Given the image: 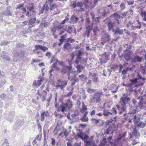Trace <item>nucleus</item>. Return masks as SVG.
Returning a JSON list of instances; mask_svg holds the SVG:
<instances>
[{
  "label": "nucleus",
  "mask_w": 146,
  "mask_h": 146,
  "mask_svg": "<svg viewBox=\"0 0 146 146\" xmlns=\"http://www.w3.org/2000/svg\"><path fill=\"white\" fill-rule=\"evenodd\" d=\"M57 82V85L56 86V87L57 88H59L61 90H63L64 88L67 85L68 81H61L60 80H58Z\"/></svg>",
  "instance_id": "obj_4"
},
{
  "label": "nucleus",
  "mask_w": 146,
  "mask_h": 146,
  "mask_svg": "<svg viewBox=\"0 0 146 146\" xmlns=\"http://www.w3.org/2000/svg\"><path fill=\"white\" fill-rule=\"evenodd\" d=\"M145 125V123L140 122L138 123L137 125V127H140L143 128L144 127Z\"/></svg>",
  "instance_id": "obj_40"
},
{
  "label": "nucleus",
  "mask_w": 146,
  "mask_h": 146,
  "mask_svg": "<svg viewBox=\"0 0 146 146\" xmlns=\"http://www.w3.org/2000/svg\"><path fill=\"white\" fill-rule=\"evenodd\" d=\"M116 56V54L115 53H113L111 56V60L113 61L114 60Z\"/></svg>",
  "instance_id": "obj_60"
},
{
  "label": "nucleus",
  "mask_w": 146,
  "mask_h": 146,
  "mask_svg": "<svg viewBox=\"0 0 146 146\" xmlns=\"http://www.w3.org/2000/svg\"><path fill=\"white\" fill-rule=\"evenodd\" d=\"M118 67V65L117 64H113L111 65L110 67V69L111 70H114L117 68Z\"/></svg>",
  "instance_id": "obj_45"
},
{
  "label": "nucleus",
  "mask_w": 146,
  "mask_h": 146,
  "mask_svg": "<svg viewBox=\"0 0 146 146\" xmlns=\"http://www.w3.org/2000/svg\"><path fill=\"white\" fill-rule=\"evenodd\" d=\"M87 115L86 116L84 115L83 116L81 119V120L82 122H86L88 121V118L86 117Z\"/></svg>",
  "instance_id": "obj_39"
},
{
  "label": "nucleus",
  "mask_w": 146,
  "mask_h": 146,
  "mask_svg": "<svg viewBox=\"0 0 146 146\" xmlns=\"http://www.w3.org/2000/svg\"><path fill=\"white\" fill-rule=\"evenodd\" d=\"M91 120L93 121V122L96 124L98 123L99 122V120L95 118H92Z\"/></svg>",
  "instance_id": "obj_56"
},
{
  "label": "nucleus",
  "mask_w": 146,
  "mask_h": 146,
  "mask_svg": "<svg viewBox=\"0 0 146 146\" xmlns=\"http://www.w3.org/2000/svg\"><path fill=\"white\" fill-rule=\"evenodd\" d=\"M72 29L73 27L72 26H69L68 28V29L67 30H65V31H66L67 32L70 34H71L72 32Z\"/></svg>",
  "instance_id": "obj_42"
},
{
  "label": "nucleus",
  "mask_w": 146,
  "mask_h": 146,
  "mask_svg": "<svg viewBox=\"0 0 146 146\" xmlns=\"http://www.w3.org/2000/svg\"><path fill=\"white\" fill-rule=\"evenodd\" d=\"M114 18L116 20H117L120 17V15L117 13H114Z\"/></svg>",
  "instance_id": "obj_44"
},
{
  "label": "nucleus",
  "mask_w": 146,
  "mask_h": 146,
  "mask_svg": "<svg viewBox=\"0 0 146 146\" xmlns=\"http://www.w3.org/2000/svg\"><path fill=\"white\" fill-rule=\"evenodd\" d=\"M56 27L54 26V27H52L51 29V31L52 33H55L56 32Z\"/></svg>",
  "instance_id": "obj_53"
},
{
  "label": "nucleus",
  "mask_w": 146,
  "mask_h": 146,
  "mask_svg": "<svg viewBox=\"0 0 146 146\" xmlns=\"http://www.w3.org/2000/svg\"><path fill=\"white\" fill-rule=\"evenodd\" d=\"M70 57H71V59L72 60H73L75 56V54L74 52L71 53L70 54Z\"/></svg>",
  "instance_id": "obj_61"
},
{
  "label": "nucleus",
  "mask_w": 146,
  "mask_h": 146,
  "mask_svg": "<svg viewBox=\"0 0 146 146\" xmlns=\"http://www.w3.org/2000/svg\"><path fill=\"white\" fill-rule=\"evenodd\" d=\"M93 26H88L86 27V33L85 35H87V37L88 38L90 34L91 31L92 30Z\"/></svg>",
  "instance_id": "obj_25"
},
{
  "label": "nucleus",
  "mask_w": 146,
  "mask_h": 146,
  "mask_svg": "<svg viewBox=\"0 0 146 146\" xmlns=\"http://www.w3.org/2000/svg\"><path fill=\"white\" fill-rule=\"evenodd\" d=\"M116 118V117H115L114 118V119H115L114 120L111 119L107 121L106 122V126H109V129H111L112 127H114Z\"/></svg>",
  "instance_id": "obj_8"
},
{
  "label": "nucleus",
  "mask_w": 146,
  "mask_h": 146,
  "mask_svg": "<svg viewBox=\"0 0 146 146\" xmlns=\"http://www.w3.org/2000/svg\"><path fill=\"white\" fill-rule=\"evenodd\" d=\"M115 24V22H112L110 21L108 22L107 23V26L108 27V30L109 31H110L111 30H113V27L114 26V25Z\"/></svg>",
  "instance_id": "obj_22"
},
{
  "label": "nucleus",
  "mask_w": 146,
  "mask_h": 146,
  "mask_svg": "<svg viewBox=\"0 0 146 146\" xmlns=\"http://www.w3.org/2000/svg\"><path fill=\"white\" fill-rule=\"evenodd\" d=\"M27 9L29 11L33 10L36 7L33 3H30L28 5L26 6Z\"/></svg>",
  "instance_id": "obj_23"
},
{
  "label": "nucleus",
  "mask_w": 146,
  "mask_h": 146,
  "mask_svg": "<svg viewBox=\"0 0 146 146\" xmlns=\"http://www.w3.org/2000/svg\"><path fill=\"white\" fill-rule=\"evenodd\" d=\"M131 52L130 51H126L124 52V58L127 61H128L131 59Z\"/></svg>",
  "instance_id": "obj_19"
},
{
  "label": "nucleus",
  "mask_w": 146,
  "mask_h": 146,
  "mask_svg": "<svg viewBox=\"0 0 146 146\" xmlns=\"http://www.w3.org/2000/svg\"><path fill=\"white\" fill-rule=\"evenodd\" d=\"M87 91L88 93H91L92 92H94L95 91V90L93 89L88 88L87 89Z\"/></svg>",
  "instance_id": "obj_58"
},
{
  "label": "nucleus",
  "mask_w": 146,
  "mask_h": 146,
  "mask_svg": "<svg viewBox=\"0 0 146 146\" xmlns=\"http://www.w3.org/2000/svg\"><path fill=\"white\" fill-rule=\"evenodd\" d=\"M138 107L140 109H141L143 107V104L142 101H140L138 104Z\"/></svg>",
  "instance_id": "obj_54"
},
{
  "label": "nucleus",
  "mask_w": 146,
  "mask_h": 146,
  "mask_svg": "<svg viewBox=\"0 0 146 146\" xmlns=\"http://www.w3.org/2000/svg\"><path fill=\"white\" fill-rule=\"evenodd\" d=\"M42 137V134H40L37 135L36 137L35 138L37 140L40 141L41 140Z\"/></svg>",
  "instance_id": "obj_47"
},
{
  "label": "nucleus",
  "mask_w": 146,
  "mask_h": 146,
  "mask_svg": "<svg viewBox=\"0 0 146 146\" xmlns=\"http://www.w3.org/2000/svg\"><path fill=\"white\" fill-rule=\"evenodd\" d=\"M7 54V52L6 51H3L1 53V57L4 61H9L11 60L9 56L6 55Z\"/></svg>",
  "instance_id": "obj_13"
},
{
  "label": "nucleus",
  "mask_w": 146,
  "mask_h": 146,
  "mask_svg": "<svg viewBox=\"0 0 146 146\" xmlns=\"http://www.w3.org/2000/svg\"><path fill=\"white\" fill-rule=\"evenodd\" d=\"M106 143V139L104 138L102 141H101L100 146H105Z\"/></svg>",
  "instance_id": "obj_37"
},
{
  "label": "nucleus",
  "mask_w": 146,
  "mask_h": 146,
  "mask_svg": "<svg viewBox=\"0 0 146 146\" xmlns=\"http://www.w3.org/2000/svg\"><path fill=\"white\" fill-rule=\"evenodd\" d=\"M1 99L2 100H9V98L5 94H2L0 96Z\"/></svg>",
  "instance_id": "obj_36"
},
{
  "label": "nucleus",
  "mask_w": 146,
  "mask_h": 146,
  "mask_svg": "<svg viewBox=\"0 0 146 146\" xmlns=\"http://www.w3.org/2000/svg\"><path fill=\"white\" fill-rule=\"evenodd\" d=\"M110 36V35L107 33H106L102 37V40L103 41L106 42L107 43H108L111 40Z\"/></svg>",
  "instance_id": "obj_16"
},
{
  "label": "nucleus",
  "mask_w": 146,
  "mask_h": 146,
  "mask_svg": "<svg viewBox=\"0 0 146 146\" xmlns=\"http://www.w3.org/2000/svg\"><path fill=\"white\" fill-rule=\"evenodd\" d=\"M96 75H97V74L96 73H92L91 72L89 73V75L90 76H91L92 77V78L93 77H94L96 76Z\"/></svg>",
  "instance_id": "obj_63"
},
{
  "label": "nucleus",
  "mask_w": 146,
  "mask_h": 146,
  "mask_svg": "<svg viewBox=\"0 0 146 146\" xmlns=\"http://www.w3.org/2000/svg\"><path fill=\"white\" fill-rule=\"evenodd\" d=\"M76 68L77 69V72L80 73L85 68V67L80 65H78L76 66Z\"/></svg>",
  "instance_id": "obj_27"
},
{
  "label": "nucleus",
  "mask_w": 146,
  "mask_h": 146,
  "mask_svg": "<svg viewBox=\"0 0 146 146\" xmlns=\"http://www.w3.org/2000/svg\"><path fill=\"white\" fill-rule=\"evenodd\" d=\"M24 4L23 3L19 4L18 5L17 7L16 8V9H20L23 7L24 6Z\"/></svg>",
  "instance_id": "obj_52"
},
{
  "label": "nucleus",
  "mask_w": 146,
  "mask_h": 146,
  "mask_svg": "<svg viewBox=\"0 0 146 146\" xmlns=\"http://www.w3.org/2000/svg\"><path fill=\"white\" fill-rule=\"evenodd\" d=\"M55 1H56V0H48L50 5V8L49 9L51 12L57 9V5L56 3H53V2Z\"/></svg>",
  "instance_id": "obj_6"
},
{
  "label": "nucleus",
  "mask_w": 146,
  "mask_h": 146,
  "mask_svg": "<svg viewBox=\"0 0 146 146\" xmlns=\"http://www.w3.org/2000/svg\"><path fill=\"white\" fill-rule=\"evenodd\" d=\"M83 54L82 52L80 50H79L78 52L76 53V55L77 56V57L81 58V56Z\"/></svg>",
  "instance_id": "obj_35"
},
{
  "label": "nucleus",
  "mask_w": 146,
  "mask_h": 146,
  "mask_svg": "<svg viewBox=\"0 0 146 146\" xmlns=\"http://www.w3.org/2000/svg\"><path fill=\"white\" fill-rule=\"evenodd\" d=\"M128 101H120V104H121V106L122 107L121 109V111H119V114L120 115L122 114L123 112H125L126 111V102Z\"/></svg>",
  "instance_id": "obj_11"
},
{
  "label": "nucleus",
  "mask_w": 146,
  "mask_h": 146,
  "mask_svg": "<svg viewBox=\"0 0 146 146\" xmlns=\"http://www.w3.org/2000/svg\"><path fill=\"white\" fill-rule=\"evenodd\" d=\"M141 15L142 16L143 20L146 21V11H141Z\"/></svg>",
  "instance_id": "obj_32"
},
{
  "label": "nucleus",
  "mask_w": 146,
  "mask_h": 146,
  "mask_svg": "<svg viewBox=\"0 0 146 146\" xmlns=\"http://www.w3.org/2000/svg\"><path fill=\"white\" fill-rule=\"evenodd\" d=\"M97 13L102 14L103 17H105L107 14L106 11L103 9L101 10H98L97 11Z\"/></svg>",
  "instance_id": "obj_28"
},
{
  "label": "nucleus",
  "mask_w": 146,
  "mask_h": 146,
  "mask_svg": "<svg viewBox=\"0 0 146 146\" xmlns=\"http://www.w3.org/2000/svg\"><path fill=\"white\" fill-rule=\"evenodd\" d=\"M85 144V146H96V145L94 140L92 139L88 141L84 140Z\"/></svg>",
  "instance_id": "obj_15"
},
{
  "label": "nucleus",
  "mask_w": 146,
  "mask_h": 146,
  "mask_svg": "<svg viewBox=\"0 0 146 146\" xmlns=\"http://www.w3.org/2000/svg\"><path fill=\"white\" fill-rule=\"evenodd\" d=\"M44 113H42L41 115L40 121H43L44 119Z\"/></svg>",
  "instance_id": "obj_55"
},
{
  "label": "nucleus",
  "mask_w": 146,
  "mask_h": 146,
  "mask_svg": "<svg viewBox=\"0 0 146 146\" xmlns=\"http://www.w3.org/2000/svg\"><path fill=\"white\" fill-rule=\"evenodd\" d=\"M140 71L143 75H145L146 74V65L141 66Z\"/></svg>",
  "instance_id": "obj_31"
},
{
  "label": "nucleus",
  "mask_w": 146,
  "mask_h": 146,
  "mask_svg": "<svg viewBox=\"0 0 146 146\" xmlns=\"http://www.w3.org/2000/svg\"><path fill=\"white\" fill-rule=\"evenodd\" d=\"M76 76V74H74L72 78V80L74 81L77 82H78L79 79L77 78Z\"/></svg>",
  "instance_id": "obj_46"
},
{
  "label": "nucleus",
  "mask_w": 146,
  "mask_h": 146,
  "mask_svg": "<svg viewBox=\"0 0 146 146\" xmlns=\"http://www.w3.org/2000/svg\"><path fill=\"white\" fill-rule=\"evenodd\" d=\"M44 80V77H42L39 80H37V82L38 87L41 85V83L43 82Z\"/></svg>",
  "instance_id": "obj_38"
},
{
  "label": "nucleus",
  "mask_w": 146,
  "mask_h": 146,
  "mask_svg": "<svg viewBox=\"0 0 146 146\" xmlns=\"http://www.w3.org/2000/svg\"><path fill=\"white\" fill-rule=\"evenodd\" d=\"M23 52L20 50L16 49L13 52L14 56L13 60L14 62H17L18 60L22 56Z\"/></svg>",
  "instance_id": "obj_3"
},
{
  "label": "nucleus",
  "mask_w": 146,
  "mask_h": 146,
  "mask_svg": "<svg viewBox=\"0 0 146 146\" xmlns=\"http://www.w3.org/2000/svg\"><path fill=\"white\" fill-rule=\"evenodd\" d=\"M79 126L82 128H85L86 127L87 125L86 124H80Z\"/></svg>",
  "instance_id": "obj_64"
},
{
  "label": "nucleus",
  "mask_w": 146,
  "mask_h": 146,
  "mask_svg": "<svg viewBox=\"0 0 146 146\" xmlns=\"http://www.w3.org/2000/svg\"><path fill=\"white\" fill-rule=\"evenodd\" d=\"M71 46V44L68 42L65 43L63 46V48L66 49H70Z\"/></svg>",
  "instance_id": "obj_34"
},
{
  "label": "nucleus",
  "mask_w": 146,
  "mask_h": 146,
  "mask_svg": "<svg viewBox=\"0 0 146 146\" xmlns=\"http://www.w3.org/2000/svg\"><path fill=\"white\" fill-rule=\"evenodd\" d=\"M131 99L130 96L128 95V93L124 94L120 98V100H130Z\"/></svg>",
  "instance_id": "obj_24"
},
{
  "label": "nucleus",
  "mask_w": 146,
  "mask_h": 146,
  "mask_svg": "<svg viewBox=\"0 0 146 146\" xmlns=\"http://www.w3.org/2000/svg\"><path fill=\"white\" fill-rule=\"evenodd\" d=\"M77 7H82L83 6V3L81 2H78L76 3Z\"/></svg>",
  "instance_id": "obj_51"
},
{
  "label": "nucleus",
  "mask_w": 146,
  "mask_h": 146,
  "mask_svg": "<svg viewBox=\"0 0 146 146\" xmlns=\"http://www.w3.org/2000/svg\"><path fill=\"white\" fill-rule=\"evenodd\" d=\"M72 69V66L71 64H70L69 66H65L62 69L61 72L62 73L66 74L68 71H71Z\"/></svg>",
  "instance_id": "obj_12"
},
{
  "label": "nucleus",
  "mask_w": 146,
  "mask_h": 146,
  "mask_svg": "<svg viewBox=\"0 0 146 146\" xmlns=\"http://www.w3.org/2000/svg\"><path fill=\"white\" fill-rule=\"evenodd\" d=\"M102 94L99 93H96L90 97L91 100H100L101 95Z\"/></svg>",
  "instance_id": "obj_7"
},
{
  "label": "nucleus",
  "mask_w": 146,
  "mask_h": 146,
  "mask_svg": "<svg viewBox=\"0 0 146 146\" xmlns=\"http://www.w3.org/2000/svg\"><path fill=\"white\" fill-rule=\"evenodd\" d=\"M81 59V58H79L77 57L75 61V63L77 64H79V62Z\"/></svg>",
  "instance_id": "obj_50"
},
{
  "label": "nucleus",
  "mask_w": 146,
  "mask_h": 146,
  "mask_svg": "<svg viewBox=\"0 0 146 146\" xmlns=\"http://www.w3.org/2000/svg\"><path fill=\"white\" fill-rule=\"evenodd\" d=\"M72 106V104L71 101H68L66 103H62L58 108V111L64 112L67 108L70 109Z\"/></svg>",
  "instance_id": "obj_2"
},
{
  "label": "nucleus",
  "mask_w": 146,
  "mask_h": 146,
  "mask_svg": "<svg viewBox=\"0 0 146 146\" xmlns=\"http://www.w3.org/2000/svg\"><path fill=\"white\" fill-rule=\"evenodd\" d=\"M112 32L115 35H120L123 34V30L122 29H120L118 27H117L115 29H113Z\"/></svg>",
  "instance_id": "obj_17"
},
{
  "label": "nucleus",
  "mask_w": 146,
  "mask_h": 146,
  "mask_svg": "<svg viewBox=\"0 0 146 146\" xmlns=\"http://www.w3.org/2000/svg\"><path fill=\"white\" fill-rule=\"evenodd\" d=\"M10 42V41L7 40L2 41L1 43V45L2 46L3 45L5 46L9 43Z\"/></svg>",
  "instance_id": "obj_43"
},
{
  "label": "nucleus",
  "mask_w": 146,
  "mask_h": 146,
  "mask_svg": "<svg viewBox=\"0 0 146 146\" xmlns=\"http://www.w3.org/2000/svg\"><path fill=\"white\" fill-rule=\"evenodd\" d=\"M83 133L81 131L77 133V136L78 137L80 138L84 141V140H85L87 139L89 137L87 135H85L84 137H83Z\"/></svg>",
  "instance_id": "obj_21"
},
{
  "label": "nucleus",
  "mask_w": 146,
  "mask_h": 146,
  "mask_svg": "<svg viewBox=\"0 0 146 146\" xmlns=\"http://www.w3.org/2000/svg\"><path fill=\"white\" fill-rule=\"evenodd\" d=\"M67 42H70L71 43L74 42V39H72L71 38H69L67 39Z\"/></svg>",
  "instance_id": "obj_57"
},
{
  "label": "nucleus",
  "mask_w": 146,
  "mask_h": 146,
  "mask_svg": "<svg viewBox=\"0 0 146 146\" xmlns=\"http://www.w3.org/2000/svg\"><path fill=\"white\" fill-rule=\"evenodd\" d=\"M36 20V17H34L33 19H31L30 20H28V25H32L35 22V21Z\"/></svg>",
  "instance_id": "obj_33"
},
{
  "label": "nucleus",
  "mask_w": 146,
  "mask_h": 146,
  "mask_svg": "<svg viewBox=\"0 0 146 146\" xmlns=\"http://www.w3.org/2000/svg\"><path fill=\"white\" fill-rule=\"evenodd\" d=\"M12 14L10 11L8 10L4 11L0 13V16H5L8 17L9 16H12Z\"/></svg>",
  "instance_id": "obj_20"
},
{
  "label": "nucleus",
  "mask_w": 146,
  "mask_h": 146,
  "mask_svg": "<svg viewBox=\"0 0 146 146\" xmlns=\"http://www.w3.org/2000/svg\"><path fill=\"white\" fill-rule=\"evenodd\" d=\"M5 76V74L4 72L1 71L0 70V76L3 78Z\"/></svg>",
  "instance_id": "obj_59"
},
{
  "label": "nucleus",
  "mask_w": 146,
  "mask_h": 146,
  "mask_svg": "<svg viewBox=\"0 0 146 146\" xmlns=\"http://www.w3.org/2000/svg\"><path fill=\"white\" fill-rule=\"evenodd\" d=\"M49 9V7L47 3H46L42 7L40 11L38 14L40 15L43 13L44 11V13L45 14H48L47 13Z\"/></svg>",
  "instance_id": "obj_5"
},
{
  "label": "nucleus",
  "mask_w": 146,
  "mask_h": 146,
  "mask_svg": "<svg viewBox=\"0 0 146 146\" xmlns=\"http://www.w3.org/2000/svg\"><path fill=\"white\" fill-rule=\"evenodd\" d=\"M82 106L81 108L80 109V111L84 115H87L88 112L87 111V108L86 105H85L84 102H82Z\"/></svg>",
  "instance_id": "obj_14"
},
{
  "label": "nucleus",
  "mask_w": 146,
  "mask_h": 146,
  "mask_svg": "<svg viewBox=\"0 0 146 146\" xmlns=\"http://www.w3.org/2000/svg\"><path fill=\"white\" fill-rule=\"evenodd\" d=\"M35 48L36 50H40L44 52L48 50V48L47 47L44 46H42L40 45H36L35 46Z\"/></svg>",
  "instance_id": "obj_18"
},
{
  "label": "nucleus",
  "mask_w": 146,
  "mask_h": 146,
  "mask_svg": "<svg viewBox=\"0 0 146 146\" xmlns=\"http://www.w3.org/2000/svg\"><path fill=\"white\" fill-rule=\"evenodd\" d=\"M127 70L126 68L125 69H123L122 71L121 74L122 75H124L126 74L127 72Z\"/></svg>",
  "instance_id": "obj_62"
},
{
  "label": "nucleus",
  "mask_w": 146,
  "mask_h": 146,
  "mask_svg": "<svg viewBox=\"0 0 146 146\" xmlns=\"http://www.w3.org/2000/svg\"><path fill=\"white\" fill-rule=\"evenodd\" d=\"M67 36V34H66L61 37V38L59 39V40L60 42H63L65 40V38Z\"/></svg>",
  "instance_id": "obj_41"
},
{
  "label": "nucleus",
  "mask_w": 146,
  "mask_h": 146,
  "mask_svg": "<svg viewBox=\"0 0 146 146\" xmlns=\"http://www.w3.org/2000/svg\"><path fill=\"white\" fill-rule=\"evenodd\" d=\"M35 33H36V35L37 37L39 36H44L43 34L38 29H37L35 31Z\"/></svg>",
  "instance_id": "obj_29"
},
{
  "label": "nucleus",
  "mask_w": 146,
  "mask_h": 146,
  "mask_svg": "<svg viewBox=\"0 0 146 146\" xmlns=\"http://www.w3.org/2000/svg\"><path fill=\"white\" fill-rule=\"evenodd\" d=\"M79 19L74 14L72 15L71 17L70 20L73 23H76Z\"/></svg>",
  "instance_id": "obj_26"
},
{
  "label": "nucleus",
  "mask_w": 146,
  "mask_h": 146,
  "mask_svg": "<svg viewBox=\"0 0 146 146\" xmlns=\"http://www.w3.org/2000/svg\"><path fill=\"white\" fill-rule=\"evenodd\" d=\"M93 26V23H90V21L89 18H87L86 20V27Z\"/></svg>",
  "instance_id": "obj_30"
},
{
  "label": "nucleus",
  "mask_w": 146,
  "mask_h": 146,
  "mask_svg": "<svg viewBox=\"0 0 146 146\" xmlns=\"http://www.w3.org/2000/svg\"><path fill=\"white\" fill-rule=\"evenodd\" d=\"M131 59V62L132 63L140 62L142 61V57L137 55H136L134 56Z\"/></svg>",
  "instance_id": "obj_9"
},
{
  "label": "nucleus",
  "mask_w": 146,
  "mask_h": 146,
  "mask_svg": "<svg viewBox=\"0 0 146 146\" xmlns=\"http://www.w3.org/2000/svg\"><path fill=\"white\" fill-rule=\"evenodd\" d=\"M99 31V29L98 27L97 26H95L93 30V32L94 33V34L95 35H96V31Z\"/></svg>",
  "instance_id": "obj_48"
},
{
  "label": "nucleus",
  "mask_w": 146,
  "mask_h": 146,
  "mask_svg": "<svg viewBox=\"0 0 146 146\" xmlns=\"http://www.w3.org/2000/svg\"><path fill=\"white\" fill-rule=\"evenodd\" d=\"M130 81L131 83L128 84L129 91L131 92L134 91L136 93H139L141 89L139 86L142 85V84L138 83L137 79H130Z\"/></svg>",
  "instance_id": "obj_1"
},
{
  "label": "nucleus",
  "mask_w": 146,
  "mask_h": 146,
  "mask_svg": "<svg viewBox=\"0 0 146 146\" xmlns=\"http://www.w3.org/2000/svg\"><path fill=\"white\" fill-rule=\"evenodd\" d=\"M108 58V55L105 53L102 56L101 58H99L101 64H102L103 63H105L107 62Z\"/></svg>",
  "instance_id": "obj_10"
},
{
  "label": "nucleus",
  "mask_w": 146,
  "mask_h": 146,
  "mask_svg": "<svg viewBox=\"0 0 146 146\" xmlns=\"http://www.w3.org/2000/svg\"><path fill=\"white\" fill-rule=\"evenodd\" d=\"M121 10L123 11L125 9V5L124 3H121L120 5Z\"/></svg>",
  "instance_id": "obj_49"
}]
</instances>
